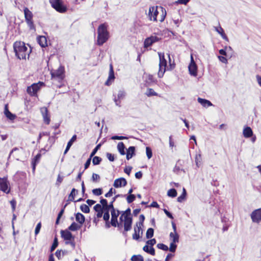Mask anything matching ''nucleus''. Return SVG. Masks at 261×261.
Wrapping results in <instances>:
<instances>
[{"mask_svg":"<svg viewBox=\"0 0 261 261\" xmlns=\"http://www.w3.org/2000/svg\"><path fill=\"white\" fill-rule=\"evenodd\" d=\"M114 201H113V200L109 204H107V207H106V210H115L114 207V206H113V202Z\"/></svg>","mask_w":261,"mask_h":261,"instance_id":"680f3d73","label":"nucleus"},{"mask_svg":"<svg viewBox=\"0 0 261 261\" xmlns=\"http://www.w3.org/2000/svg\"><path fill=\"white\" fill-rule=\"evenodd\" d=\"M100 176L98 174L96 173H93L92 176V179L93 182H97L99 180Z\"/></svg>","mask_w":261,"mask_h":261,"instance_id":"864d4df0","label":"nucleus"},{"mask_svg":"<svg viewBox=\"0 0 261 261\" xmlns=\"http://www.w3.org/2000/svg\"><path fill=\"white\" fill-rule=\"evenodd\" d=\"M135 147L130 146L126 149V159L130 160L134 155H135Z\"/></svg>","mask_w":261,"mask_h":261,"instance_id":"f3484780","label":"nucleus"},{"mask_svg":"<svg viewBox=\"0 0 261 261\" xmlns=\"http://www.w3.org/2000/svg\"><path fill=\"white\" fill-rule=\"evenodd\" d=\"M81 225H78L75 222H73L68 227V229L71 231H75L79 229Z\"/></svg>","mask_w":261,"mask_h":261,"instance_id":"7c9ffc66","label":"nucleus"},{"mask_svg":"<svg viewBox=\"0 0 261 261\" xmlns=\"http://www.w3.org/2000/svg\"><path fill=\"white\" fill-rule=\"evenodd\" d=\"M41 222H39L37 224V225L35 228V233L36 235H37L38 233H39V232L40 230V229H41Z\"/></svg>","mask_w":261,"mask_h":261,"instance_id":"052dcab7","label":"nucleus"},{"mask_svg":"<svg viewBox=\"0 0 261 261\" xmlns=\"http://www.w3.org/2000/svg\"><path fill=\"white\" fill-rule=\"evenodd\" d=\"M105 211L103 216V220L106 221H109L110 219L109 210H104Z\"/></svg>","mask_w":261,"mask_h":261,"instance_id":"c03bdc74","label":"nucleus"},{"mask_svg":"<svg viewBox=\"0 0 261 261\" xmlns=\"http://www.w3.org/2000/svg\"><path fill=\"white\" fill-rule=\"evenodd\" d=\"M75 220L80 224V225H82L85 221V218L83 214L78 213L75 215Z\"/></svg>","mask_w":261,"mask_h":261,"instance_id":"5701e85b","label":"nucleus"},{"mask_svg":"<svg viewBox=\"0 0 261 261\" xmlns=\"http://www.w3.org/2000/svg\"><path fill=\"white\" fill-rule=\"evenodd\" d=\"M159 56L160 63H159V70L158 73V77L161 78L163 76L164 74L166 71V67L167 66V61L165 59L164 54L162 53H158Z\"/></svg>","mask_w":261,"mask_h":261,"instance_id":"7ed1b4c3","label":"nucleus"},{"mask_svg":"<svg viewBox=\"0 0 261 261\" xmlns=\"http://www.w3.org/2000/svg\"><path fill=\"white\" fill-rule=\"evenodd\" d=\"M4 113L6 116L11 120H14L16 117L15 115L13 114L9 111L7 106H5Z\"/></svg>","mask_w":261,"mask_h":261,"instance_id":"b1692460","label":"nucleus"},{"mask_svg":"<svg viewBox=\"0 0 261 261\" xmlns=\"http://www.w3.org/2000/svg\"><path fill=\"white\" fill-rule=\"evenodd\" d=\"M97 44L101 46L106 42L109 38V33L108 31V25L104 23L100 24L97 29Z\"/></svg>","mask_w":261,"mask_h":261,"instance_id":"f03ea898","label":"nucleus"},{"mask_svg":"<svg viewBox=\"0 0 261 261\" xmlns=\"http://www.w3.org/2000/svg\"><path fill=\"white\" fill-rule=\"evenodd\" d=\"M100 202L103 206V209L106 210L108 204L107 200L106 199H101Z\"/></svg>","mask_w":261,"mask_h":261,"instance_id":"bf43d9fd","label":"nucleus"},{"mask_svg":"<svg viewBox=\"0 0 261 261\" xmlns=\"http://www.w3.org/2000/svg\"><path fill=\"white\" fill-rule=\"evenodd\" d=\"M10 203L11 205L12 211H14L15 210V208H16V201L14 199H13L10 201Z\"/></svg>","mask_w":261,"mask_h":261,"instance_id":"774afa93","label":"nucleus"},{"mask_svg":"<svg viewBox=\"0 0 261 261\" xmlns=\"http://www.w3.org/2000/svg\"><path fill=\"white\" fill-rule=\"evenodd\" d=\"M143 249L146 252H147L152 255H154L155 254V250L152 247H150V248H149L148 246L147 245H146L143 247Z\"/></svg>","mask_w":261,"mask_h":261,"instance_id":"cd10ccee","label":"nucleus"},{"mask_svg":"<svg viewBox=\"0 0 261 261\" xmlns=\"http://www.w3.org/2000/svg\"><path fill=\"white\" fill-rule=\"evenodd\" d=\"M92 193L96 196H99L102 194V191L101 188L94 189L92 190Z\"/></svg>","mask_w":261,"mask_h":261,"instance_id":"79ce46f5","label":"nucleus"},{"mask_svg":"<svg viewBox=\"0 0 261 261\" xmlns=\"http://www.w3.org/2000/svg\"><path fill=\"white\" fill-rule=\"evenodd\" d=\"M63 178L64 176H61L60 174H59L57 179L56 185L59 186L61 183L63 181Z\"/></svg>","mask_w":261,"mask_h":261,"instance_id":"603ef678","label":"nucleus"},{"mask_svg":"<svg viewBox=\"0 0 261 261\" xmlns=\"http://www.w3.org/2000/svg\"><path fill=\"white\" fill-rule=\"evenodd\" d=\"M68 203H66L64 206H63V208L60 211V212L59 213L58 215V217L59 218H61L62 216L63 215L64 212V209L67 206Z\"/></svg>","mask_w":261,"mask_h":261,"instance_id":"69168bd1","label":"nucleus"},{"mask_svg":"<svg viewBox=\"0 0 261 261\" xmlns=\"http://www.w3.org/2000/svg\"><path fill=\"white\" fill-rule=\"evenodd\" d=\"M25 21L31 30H35V25L33 20V14L32 12L27 7L23 10Z\"/></svg>","mask_w":261,"mask_h":261,"instance_id":"39448f33","label":"nucleus"},{"mask_svg":"<svg viewBox=\"0 0 261 261\" xmlns=\"http://www.w3.org/2000/svg\"><path fill=\"white\" fill-rule=\"evenodd\" d=\"M114 79H115L114 72V70H112L111 71L109 72V77H108L107 81L105 83V85H107V86H109L111 84L110 81L112 80H114Z\"/></svg>","mask_w":261,"mask_h":261,"instance_id":"bb28decb","label":"nucleus"},{"mask_svg":"<svg viewBox=\"0 0 261 261\" xmlns=\"http://www.w3.org/2000/svg\"><path fill=\"white\" fill-rule=\"evenodd\" d=\"M170 238L172 239V242L178 243L179 241V235L176 232H171Z\"/></svg>","mask_w":261,"mask_h":261,"instance_id":"c85d7f7f","label":"nucleus"},{"mask_svg":"<svg viewBox=\"0 0 261 261\" xmlns=\"http://www.w3.org/2000/svg\"><path fill=\"white\" fill-rule=\"evenodd\" d=\"M140 221L136 223V226H138L139 231H141V227L143 226V222L145 220V217L143 215H141L139 217Z\"/></svg>","mask_w":261,"mask_h":261,"instance_id":"c756f323","label":"nucleus"},{"mask_svg":"<svg viewBox=\"0 0 261 261\" xmlns=\"http://www.w3.org/2000/svg\"><path fill=\"white\" fill-rule=\"evenodd\" d=\"M136 199V196L134 194L128 195L126 197V200L128 203L133 202Z\"/></svg>","mask_w":261,"mask_h":261,"instance_id":"a19ab883","label":"nucleus"},{"mask_svg":"<svg viewBox=\"0 0 261 261\" xmlns=\"http://www.w3.org/2000/svg\"><path fill=\"white\" fill-rule=\"evenodd\" d=\"M125 147L124 143L122 142H119L117 144V149L121 155L125 154Z\"/></svg>","mask_w":261,"mask_h":261,"instance_id":"393cba45","label":"nucleus"},{"mask_svg":"<svg viewBox=\"0 0 261 261\" xmlns=\"http://www.w3.org/2000/svg\"><path fill=\"white\" fill-rule=\"evenodd\" d=\"M111 225L115 227H117L119 229L122 228V224L118 223V217L121 214L119 210H113L111 211Z\"/></svg>","mask_w":261,"mask_h":261,"instance_id":"20e7f679","label":"nucleus"},{"mask_svg":"<svg viewBox=\"0 0 261 261\" xmlns=\"http://www.w3.org/2000/svg\"><path fill=\"white\" fill-rule=\"evenodd\" d=\"M58 239L57 238H55L54 240V242L51 246L50 248V251H53L58 246Z\"/></svg>","mask_w":261,"mask_h":261,"instance_id":"37998d69","label":"nucleus"},{"mask_svg":"<svg viewBox=\"0 0 261 261\" xmlns=\"http://www.w3.org/2000/svg\"><path fill=\"white\" fill-rule=\"evenodd\" d=\"M127 185L126 180L123 177L117 178L114 180L113 186L115 188L124 187Z\"/></svg>","mask_w":261,"mask_h":261,"instance_id":"ddd939ff","label":"nucleus"},{"mask_svg":"<svg viewBox=\"0 0 261 261\" xmlns=\"http://www.w3.org/2000/svg\"><path fill=\"white\" fill-rule=\"evenodd\" d=\"M76 135H74L72 136L71 139L68 141L67 146L70 147L72 146L73 143L76 140Z\"/></svg>","mask_w":261,"mask_h":261,"instance_id":"8fccbe9b","label":"nucleus"},{"mask_svg":"<svg viewBox=\"0 0 261 261\" xmlns=\"http://www.w3.org/2000/svg\"><path fill=\"white\" fill-rule=\"evenodd\" d=\"M176 243L171 242L170 244V248L168 249L170 251L174 252L176 250L177 245L175 244Z\"/></svg>","mask_w":261,"mask_h":261,"instance_id":"49530a36","label":"nucleus"},{"mask_svg":"<svg viewBox=\"0 0 261 261\" xmlns=\"http://www.w3.org/2000/svg\"><path fill=\"white\" fill-rule=\"evenodd\" d=\"M78 193V191L75 189L73 188L72 189L70 194L68 196L67 202L73 201L74 199V196Z\"/></svg>","mask_w":261,"mask_h":261,"instance_id":"a878e982","label":"nucleus"},{"mask_svg":"<svg viewBox=\"0 0 261 261\" xmlns=\"http://www.w3.org/2000/svg\"><path fill=\"white\" fill-rule=\"evenodd\" d=\"M201 156L200 154H196L195 156V163L197 167H199L201 164Z\"/></svg>","mask_w":261,"mask_h":261,"instance_id":"ea45409f","label":"nucleus"},{"mask_svg":"<svg viewBox=\"0 0 261 261\" xmlns=\"http://www.w3.org/2000/svg\"><path fill=\"white\" fill-rule=\"evenodd\" d=\"M81 210L85 213H89L90 212V208L89 206L85 204H83L80 206Z\"/></svg>","mask_w":261,"mask_h":261,"instance_id":"e433bc0d","label":"nucleus"},{"mask_svg":"<svg viewBox=\"0 0 261 261\" xmlns=\"http://www.w3.org/2000/svg\"><path fill=\"white\" fill-rule=\"evenodd\" d=\"M198 102L200 103L203 107L207 108L210 106H213L212 103L205 99H203L200 97H198L197 99Z\"/></svg>","mask_w":261,"mask_h":261,"instance_id":"a211bd4d","label":"nucleus"},{"mask_svg":"<svg viewBox=\"0 0 261 261\" xmlns=\"http://www.w3.org/2000/svg\"><path fill=\"white\" fill-rule=\"evenodd\" d=\"M43 117L48 115V110L46 107H43L40 109Z\"/></svg>","mask_w":261,"mask_h":261,"instance_id":"6e6d98bb","label":"nucleus"},{"mask_svg":"<svg viewBox=\"0 0 261 261\" xmlns=\"http://www.w3.org/2000/svg\"><path fill=\"white\" fill-rule=\"evenodd\" d=\"M154 230L152 228H149L147 229L146 237L147 239L151 238L153 236Z\"/></svg>","mask_w":261,"mask_h":261,"instance_id":"c9c22d12","label":"nucleus"},{"mask_svg":"<svg viewBox=\"0 0 261 261\" xmlns=\"http://www.w3.org/2000/svg\"><path fill=\"white\" fill-rule=\"evenodd\" d=\"M125 93L124 91H119L118 92V93L117 95L118 99H123L125 97Z\"/></svg>","mask_w":261,"mask_h":261,"instance_id":"13d9d810","label":"nucleus"},{"mask_svg":"<svg viewBox=\"0 0 261 261\" xmlns=\"http://www.w3.org/2000/svg\"><path fill=\"white\" fill-rule=\"evenodd\" d=\"M107 157L108 159V160L111 162H113L115 160L114 155L111 153H107Z\"/></svg>","mask_w":261,"mask_h":261,"instance_id":"0e129e2a","label":"nucleus"},{"mask_svg":"<svg viewBox=\"0 0 261 261\" xmlns=\"http://www.w3.org/2000/svg\"><path fill=\"white\" fill-rule=\"evenodd\" d=\"M243 135L245 138H250L253 135V132L251 128L249 127H246L243 130Z\"/></svg>","mask_w":261,"mask_h":261,"instance_id":"4be33fe9","label":"nucleus"},{"mask_svg":"<svg viewBox=\"0 0 261 261\" xmlns=\"http://www.w3.org/2000/svg\"><path fill=\"white\" fill-rule=\"evenodd\" d=\"M13 48L16 56L19 59H25L31 51V49H28L25 43L21 41H16L13 44Z\"/></svg>","mask_w":261,"mask_h":261,"instance_id":"f257e3e1","label":"nucleus"},{"mask_svg":"<svg viewBox=\"0 0 261 261\" xmlns=\"http://www.w3.org/2000/svg\"><path fill=\"white\" fill-rule=\"evenodd\" d=\"M167 195L172 198L175 197L177 196L176 190L173 188L170 189L167 192Z\"/></svg>","mask_w":261,"mask_h":261,"instance_id":"473e14b6","label":"nucleus"},{"mask_svg":"<svg viewBox=\"0 0 261 261\" xmlns=\"http://www.w3.org/2000/svg\"><path fill=\"white\" fill-rule=\"evenodd\" d=\"M158 14V11L156 8L151 7L149 9L148 16L150 20L156 21V17Z\"/></svg>","mask_w":261,"mask_h":261,"instance_id":"4468645a","label":"nucleus"},{"mask_svg":"<svg viewBox=\"0 0 261 261\" xmlns=\"http://www.w3.org/2000/svg\"><path fill=\"white\" fill-rule=\"evenodd\" d=\"M64 68L60 66L58 69L52 70L51 75L53 79H56L59 81H61L64 77Z\"/></svg>","mask_w":261,"mask_h":261,"instance_id":"0eeeda50","label":"nucleus"},{"mask_svg":"<svg viewBox=\"0 0 261 261\" xmlns=\"http://www.w3.org/2000/svg\"><path fill=\"white\" fill-rule=\"evenodd\" d=\"M100 146H101V144H99L95 147V148L92 150V151L90 154V158L93 156L96 153L97 150L100 148Z\"/></svg>","mask_w":261,"mask_h":261,"instance_id":"4d7b16f0","label":"nucleus"},{"mask_svg":"<svg viewBox=\"0 0 261 261\" xmlns=\"http://www.w3.org/2000/svg\"><path fill=\"white\" fill-rule=\"evenodd\" d=\"M9 182L7 177H0V190L3 192L9 194L10 188L9 187Z\"/></svg>","mask_w":261,"mask_h":261,"instance_id":"6e6552de","label":"nucleus"},{"mask_svg":"<svg viewBox=\"0 0 261 261\" xmlns=\"http://www.w3.org/2000/svg\"><path fill=\"white\" fill-rule=\"evenodd\" d=\"M131 260L132 261H144L143 257L141 255H134L132 257Z\"/></svg>","mask_w":261,"mask_h":261,"instance_id":"4c0bfd02","label":"nucleus"},{"mask_svg":"<svg viewBox=\"0 0 261 261\" xmlns=\"http://www.w3.org/2000/svg\"><path fill=\"white\" fill-rule=\"evenodd\" d=\"M101 161V158H100L99 156H95L93 158L92 163L94 165H97L99 164Z\"/></svg>","mask_w":261,"mask_h":261,"instance_id":"58836bf2","label":"nucleus"},{"mask_svg":"<svg viewBox=\"0 0 261 261\" xmlns=\"http://www.w3.org/2000/svg\"><path fill=\"white\" fill-rule=\"evenodd\" d=\"M43 84V83L41 82L32 84L31 86L28 87L27 92L31 96H35Z\"/></svg>","mask_w":261,"mask_h":261,"instance_id":"1a4fd4ad","label":"nucleus"},{"mask_svg":"<svg viewBox=\"0 0 261 261\" xmlns=\"http://www.w3.org/2000/svg\"><path fill=\"white\" fill-rule=\"evenodd\" d=\"M215 31H216L218 34H219L222 38L226 41H228V37L226 35V34L224 33V30L223 28H222L220 26L219 27H214Z\"/></svg>","mask_w":261,"mask_h":261,"instance_id":"6ab92c4d","label":"nucleus"},{"mask_svg":"<svg viewBox=\"0 0 261 261\" xmlns=\"http://www.w3.org/2000/svg\"><path fill=\"white\" fill-rule=\"evenodd\" d=\"M145 94L148 96H156L158 95L157 93H156L151 88H148L147 89V91L145 93Z\"/></svg>","mask_w":261,"mask_h":261,"instance_id":"72a5a7b5","label":"nucleus"},{"mask_svg":"<svg viewBox=\"0 0 261 261\" xmlns=\"http://www.w3.org/2000/svg\"><path fill=\"white\" fill-rule=\"evenodd\" d=\"M49 2L52 7L57 11L60 13H64L66 11L67 8L63 4L62 0H49Z\"/></svg>","mask_w":261,"mask_h":261,"instance_id":"423d86ee","label":"nucleus"},{"mask_svg":"<svg viewBox=\"0 0 261 261\" xmlns=\"http://www.w3.org/2000/svg\"><path fill=\"white\" fill-rule=\"evenodd\" d=\"M37 41L42 47L47 46V39L45 36H41L37 38Z\"/></svg>","mask_w":261,"mask_h":261,"instance_id":"412c9836","label":"nucleus"},{"mask_svg":"<svg viewBox=\"0 0 261 261\" xmlns=\"http://www.w3.org/2000/svg\"><path fill=\"white\" fill-rule=\"evenodd\" d=\"M61 237L67 241H70L72 239H73V237L72 233L67 230H61Z\"/></svg>","mask_w":261,"mask_h":261,"instance_id":"dca6fc26","label":"nucleus"},{"mask_svg":"<svg viewBox=\"0 0 261 261\" xmlns=\"http://www.w3.org/2000/svg\"><path fill=\"white\" fill-rule=\"evenodd\" d=\"M134 233L133 235V238L134 240H137L140 238L139 234L140 231H139L138 230V226H136V227L134 228Z\"/></svg>","mask_w":261,"mask_h":261,"instance_id":"2f4dec72","label":"nucleus"},{"mask_svg":"<svg viewBox=\"0 0 261 261\" xmlns=\"http://www.w3.org/2000/svg\"><path fill=\"white\" fill-rule=\"evenodd\" d=\"M157 247L158 248L162 249L163 250H164V251H167L168 250V246L164 244H162V243L158 244L157 245Z\"/></svg>","mask_w":261,"mask_h":261,"instance_id":"de8ad7c7","label":"nucleus"},{"mask_svg":"<svg viewBox=\"0 0 261 261\" xmlns=\"http://www.w3.org/2000/svg\"><path fill=\"white\" fill-rule=\"evenodd\" d=\"M186 194H187L186 190L184 188L182 189V193L181 195L177 198V201L179 202H181L185 199Z\"/></svg>","mask_w":261,"mask_h":261,"instance_id":"f704fd0d","label":"nucleus"},{"mask_svg":"<svg viewBox=\"0 0 261 261\" xmlns=\"http://www.w3.org/2000/svg\"><path fill=\"white\" fill-rule=\"evenodd\" d=\"M146 155L148 159H150L152 156V150L149 147H146Z\"/></svg>","mask_w":261,"mask_h":261,"instance_id":"a18cd8bd","label":"nucleus"},{"mask_svg":"<svg viewBox=\"0 0 261 261\" xmlns=\"http://www.w3.org/2000/svg\"><path fill=\"white\" fill-rule=\"evenodd\" d=\"M188 68L189 73L191 75L194 76L197 75V66L196 64H189Z\"/></svg>","mask_w":261,"mask_h":261,"instance_id":"aec40b11","label":"nucleus"},{"mask_svg":"<svg viewBox=\"0 0 261 261\" xmlns=\"http://www.w3.org/2000/svg\"><path fill=\"white\" fill-rule=\"evenodd\" d=\"M251 218L253 222L259 223L261 221V209L255 210L252 212Z\"/></svg>","mask_w":261,"mask_h":261,"instance_id":"f8f14e48","label":"nucleus"},{"mask_svg":"<svg viewBox=\"0 0 261 261\" xmlns=\"http://www.w3.org/2000/svg\"><path fill=\"white\" fill-rule=\"evenodd\" d=\"M113 193H116V190L111 188L109 192L105 194V196L106 197H110L112 196Z\"/></svg>","mask_w":261,"mask_h":261,"instance_id":"09e8293b","label":"nucleus"},{"mask_svg":"<svg viewBox=\"0 0 261 261\" xmlns=\"http://www.w3.org/2000/svg\"><path fill=\"white\" fill-rule=\"evenodd\" d=\"M120 214H121V216L119 217V222H118V223L122 224V227L123 226L124 227V231L127 232V231H129L132 229V224H130L129 225H128V227H127V226H126V225H125V223H126V221H125L126 220L125 219V216L123 215V214L122 213H121Z\"/></svg>","mask_w":261,"mask_h":261,"instance_id":"2eb2a0df","label":"nucleus"},{"mask_svg":"<svg viewBox=\"0 0 261 261\" xmlns=\"http://www.w3.org/2000/svg\"><path fill=\"white\" fill-rule=\"evenodd\" d=\"M160 38L156 36H151L146 38L144 42V47L147 48L151 46L154 43L159 41Z\"/></svg>","mask_w":261,"mask_h":261,"instance_id":"9d476101","label":"nucleus"},{"mask_svg":"<svg viewBox=\"0 0 261 261\" xmlns=\"http://www.w3.org/2000/svg\"><path fill=\"white\" fill-rule=\"evenodd\" d=\"M156 243V240L155 239H152L150 240H148L146 242V244L147 245H149L152 247Z\"/></svg>","mask_w":261,"mask_h":261,"instance_id":"e2e57ef3","label":"nucleus"},{"mask_svg":"<svg viewBox=\"0 0 261 261\" xmlns=\"http://www.w3.org/2000/svg\"><path fill=\"white\" fill-rule=\"evenodd\" d=\"M111 139L112 140H124V139H127V137H125V136H113Z\"/></svg>","mask_w":261,"mask_h":261,"instance_id":"5fc2aeb1","label":"nucleus"},{"mask_svg":"<svg viewBox=\"0 0 261 261\" xmlns=\"http://www.w3.org/2000/svg\"><path fill=\"white\" fill-rule=\"evenodd\" d=\"M121 213L125 216V221H126L125 225L128 227V225L133 223V218L131 216V210L130 208H128L125 211L121 212Z\"/></svg>","mask_w":261,"mask_h":261,"instance_id":"9b49d317","label":"nucleus"},{"mask_svg":"<svg viewBox=\"0 0 261 261\" xmlns=\"http://www.w3.org/2000/svg\"><path fill=\"white\" fill-rule=\"evenodd\" d=\"M94 210L96 212H99L103 210L101 206L99 204H97L94 206Z\"/></svg>","mask_w":261,"mask_h":261,"instance_id":"338daca9","label":"nucleus"},{"mask_svg":"<svg viewBox=\"0 0 261 261\" xmlns=\"http://www.w3.org/2000/svg\"><path fill=\"white\" fill-rule=\"evenodd\" d=\"M155 81L153 77V76L151 74H148L147 75V77L146 79V82L147 83H154Z\"/></svg>","mask_w":261,"mask_h":261,"instance_id":"3c124183","label":"nucleus"}]
</instances>
